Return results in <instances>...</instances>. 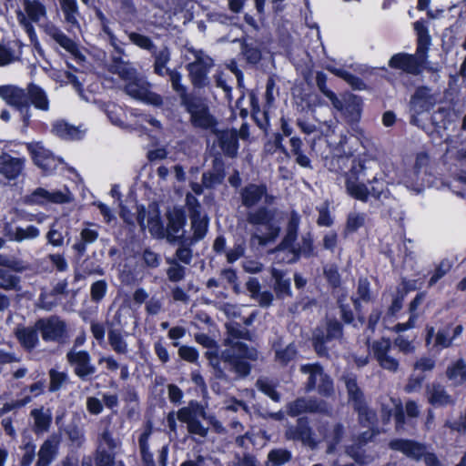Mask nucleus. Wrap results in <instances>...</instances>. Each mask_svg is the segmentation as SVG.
I'll return each mask as SVG.
<instances>
[{"label": "nucleus", "instance_id": "052dcab7", "mask_svg": "<svg viewBox=\"0 0 466 466\" xmlns=\"http://www.w3.org/2000/svg\"><path fill=\"white\" fill-rule=\"evenodd\" d=\"M115 453L106 449H97L95 456L96 466H115Z\"/></svg>", "mask_w": 466, "mask_h": 466}, {"label": "nucleus", "instance_id": "bf43d9fd", "mask_svg": "<svg viewBox=\"0 0 466 466\" xmlns=\"http://www.w3.org/2000/svg\"><path fill=\"white\" fill-rule=\"evenodd\" d=\"M25 203L29 205L45 206L47 204V189L37 187L25 197Z\"/></svg>", "mask_w": 466, "mask_h": 466}, {"label": "nucleus", "instance_id": "20e7f679", "mask_svg": "<svg viewBox=\"0 0 466 466\" xmlns=\"http://www.w3.org/2000/svg\"><path fill=\"white\" fill-rule=\"evenodd\" d=\"M345 386L349 402L351 403L354 411L358 413L359 423L362 427L375 429L378 425L377 412L368 406L364 393L358 385L357 378H347Z\"/></svg>", "mask_w": 466, "mask_h": 466}, {"label": "nucleus", "instance_id": "393cba45", "mask_svg": "<svg viewBox=\"0 0 466 466\" xmlns=\"http://www.w3.org/2000/svg\"><path fill=\"white\" fill-rule=\"evenodd\" d=\"M270 273L272 279H274L273 289L277 298L279 299L291 298L293 294L291 290L290 279L285 278V272L276 268H272Z\"/></svg>", "mask_w": 466, "mask_h": 466}, {"label": "nucleus", "instance_id": "6ab92c4d", "mask_svg": "<svg viewBox=\"0 0 466 466\" xmlns=\"http://www.w3.org/2000/svg\"><path fill=\"white\" fill-rule=\"evenodd\" d=\"M426 397L428 403L434 408H444L455 403L453 397L439 382H433L431 386H427Z\"/></svg>", "mask_w": 466, "mask_h": 466}, {"label": "nucleus", "instance_id": "2eb2a0df", "mask_svg": "<svg viewBox=\"0 0 466 466\" xmlns=\"http://www.w3.org/2000/svg\"><path fill=\"white\" fill-rule=\"evenodd\" d=\"M325 406V401L319 400L316 398L299 397L287 404V413L290 417H297L305 412H323Z\"/></svg>", "mask_w": 466, "mask_h": 466}, {"label": "nucleus", "instance_id": "c03bdc74", "mask_svg": "<svg viewBox=\"0 0 466 466\" xmlns=\"http://www.w3.org/2000/svg\"><path fill=\"white\" fill-rule=\"evenodd\" d=\"M53 39L66 51L76 56L80 54L77 44L63 32L57 30L52 34Z\"/></svg>", "mask_w": 466, "mask_h": 466}, {"label": "nucleus", "instance_id": "ea45409f", "mask_svg": "<svg viewBox=\"0 0 466 466\" xmlns=\"http://www.w3.org/2000/svg\"><path fill=\"white\" fill-rule=\"evenodd\" d=\"M108 343L112 350L117 354H127L128 351L127 343L124 339L120 329H109L107 334Z\"/></svg>", "mask_w": 466, "mask_h": 466}, {"label": "nucleus", "instance_id": "ddd939ff", "mask_svg": "<svg viewBox=\"0 0 466 466\" xmlns=\"http://www.w3.org/2000/svg\"><path fill=\"white\" fill-rule=\"evenodd\" d=\"M435 105L434 97L427 86H418L410 96V109L412 112L410 123L418 126V116L429 112Z\"/></svg>", "mask_w": 466, "mask_h": 466}, {"label": "nucleus", "instance_id": "f8f14e48", "mask_svg": "<svg viewBox=\"0 0 466 466\" xmlns=\"http://www.w3.org/2000/svg\"><path fill=\"white\" fill-rule=\"evenodd\" d=\"M66 360L73 367L74 374L83 381L91 380L96 371L87 350H75L72 349L66 353Z\"/></svg>", "mask_w": 466, "mask_h": 466}, {"label": "nucleus", "instance_id": "dca6fc26", "mask_svg": "<svg viewBox=\"0 0 466 466\" xmlns=\"http://www.w3.org/2000/svg\"><path fill=\"white\" fill-rule=\"evenodd\" d=\"M31 154L34 164L42 170L45 176L53 174L63 162L61 158L56 157L44 147L34 149Z\"/></svg>", "mask_w": 466, "mask_h": 466}, {"label": "nucleus", "instance_id": "412c9836", "mask_svg": "<svg viewBox=\"0 0 466 466\" xmlns=\"http://www.w3.org/2000/svg\"><path fill=\"white\" fill-rule=\"evenodd\" d=\"M26 96L28 108L33 106L35 109L41 111H48L50 101L46 92L37 84L30 82L26 86Z\"/></svg>", "mask_w": 466, "mask_h": 466}, {"label": "nucleus", "instance_id": "0e129e2a", "mask_svg": "<svg viewBox=\"0 0 466 466\" xmlns=\"http://www.w3.org/2000/svg\"><path fill=\"white\" fill-rule=\"evenodd\" d=\"M172 265L167 269V276L171 282H179L186 276V268L177 261L173 260Z\"/></svg>", "mask_w": 466, "mask_h": 466}, {"label": "nucleus", "instance_id": "13d9d810", "mask_svg": "<svg viewBox=\"0 0 466 466\" xmlns=\"http://www.w3.org/2000/svg\"><path fill=\"white\" fill-rule=\"evenodd\" d=\"M110 71L117 74L123 79H130L133 76L132 70L121 57H114Z\"/></svg>", "mask_w": 466, "mask_h": 466}, {"label": "nucleus", "instance_id": "de8ad7c7", "mask_svg": "<svg viewBox=\"0 0 466 466\" xmlns=\"http://www.w3.org/2000/svg\"><path fill=\"white\" fill-rule=\"evenodd\" d=\"M40 234L37 227L34 225H28L25 228L16 227L14 233L10 234V239L17 242H22L25 239L36 238Z\"/></svg>", "mask_w": 466, "mask_h": 466}, {"label": "nucleus", "instance_id": "7c9ffc66", "mask_svg": "<svg viewBox=\"0 0 466 466\" xmlns=\"http://www.w3.org/2000/svg\"><path fill=\"white\" fill-rule=\"evenodd\" d=\"M39 329L34 327H23L15 330V337L23 348L28 350H34L39 343Z\"/></svg>", "mask_w": 466, "mask_h": 466}, {"label": "nucleus", "instance_id": "4468645a", "mask_svg": "<svg viewBox=\"0 0 466 466\" xmlns=\"http://www.w3.org/2000/svg\"><path fill=\"white\" fill-rule=\"evenodd\" d=\"M167 218V240L170 243L182 240L184 234L177 236V234L184 229L187 225V218L184 207L174 206L168 208L165 214Z\"/></svg>", "mask_w": 466, "mask_h": 466}, {"label": "nucleus", "instance_id": "1a4fd4ad", "mask_svg": "<svg viewBox=\"0 0 466 466\" xmlns=\"http://www.w3.org/2000/svg\"><path fill=\"white\" fill-rule=\"evenodd\" d=\"M326 333L321 328H317L312 334V347L319 357H327L329 349L327 342L340 339L343 337V325L336 319L327 321Z\"/></svg>", "mask_w": 466, "mask_h": 466}, {"label": "nucleus", "instance_id": "6e6552de", "mask_svg": "<svg viewBox=\"0 0 466 466\" xmlns=\"http://www.w3.org/2000/svg\"><path fill=\"white\" fill-rule=\"evenodd\" d=\"M0 96L7 105L14 107L21 115L24 127H28L31 121V110L28 108L26 88L17 86H0Z\"/></svg>", "mask_w": 466, "mask_h": 466}, {"label": "nucleus", "instance_id": "4be33fe9", "mask_svg": "<svg viewBox=\"0 0 466 466\" xmlns=\"http://www.w3.org/2000/svg\"><path fill=\"white\" fill-rule=\"evenodd\" d=\"M267 192L266 184L249 183L240 190L241 203L246 208H252L267 195Z\"/></svg>", "mask_w": 466, "mask_h": 466}, {"label": "nucleus", "instance_id": "cd10ccee", "mask_svg": "<svg viewBox=\"0 0 466 466\" xmlns=\"http://www.w3.org/2000/svg\"><path fill=\"white\" fill-rule=\"evenodd\" d=\"M206 415L205 408L195 400H190L187 407L179 409L177 412V420L187 425L197 418L201 417L205 419Z\"/></svg>", "mask_w": 466, "mask_h": 466}, {"label": "nucleus", "instance_id": "338daca9", "mask_svg": "<svg viewBox=\"0 0 466 466\" xmlns=\"http://www.w3.org/2000/svg\"><path fill=\"white\" fill-rule=\"evenodd\" d=\"M72 200V196L68 188L66 191L61 190L48 191L47 190V204H66Z\"/></svg>", "mask_w": 466, "mask_h": 466}, {"label": "nucleus", "instance_id": "4d7b16f0", "mask_svg": "<svg viewBox=\"0 0 466 466\" xmlns=\"http://www.w3.org/2000/svg\"><path fill=\"white\" fill-rule=\"evenodd\" d=\"M166 75L169 76L172 88L179 97L187 92V87L181 83L182 76L177 70L167 68Z\"/></svg>", "mask_w": 466, "mask_h": 466}, {"label": "nucleus", "instance_id": "0eeeda50", "mask_svg": "<svg viewBox=\"0 0 466 466\" xmlns=\"http://www.w3.org/2000/svg\"><path fill=\"white\" fill-rule=\"evenodd\" d=\"M186 207L191 221V229L193 231L190 238V244L202 240L208 230L209 218L207 214L202 215V207L198 199L191 193L186 196Z\"/></svg>", "mask_w": 466, "mask_h": 466}, {"label": "nucleus", "instance_id": "8fccbe9b", "mask_svg": "<svg viewBox=\"0 0 466 466\" xmlns=\"http://www.w3.org/2000/svg\"><path fill=\"white\" fill-rule=\"evenodd\" d=\"M169 60L170 52L167 47H164L155 56L154 72L159 76H164L167 68L166 66Z\"/></svg>", "mask_w": 466, "mask_h": 466}, {"label": "nucleus", "instance_id": "f3484780", "mask_svg": "<svg viewBox=\"0 0 466 466\" xmlns=\"http://www.w3.org/2000/svg\"><path fill=\"white\" fill-rule=\"evenodd\" d=\"M25 159L15 157L6 152L0 155V175L7 180H15L25 168Z\"/></svg>", "mask_w": 466, "mask_h": 466}, {"label": "nucleus", "instance_id": "5701e85b", "mask_svg": "<svg viewBox=\"0 0 466 466\" xmlns=\"http://www.w3.org/2000/svg\"><path fill=\"white\" fill-rule=\"evenodd\" d=\"M312 429L307 417H299L295 426H290L286 430L285 436L288 440L301 441L309 442L312 440Z\"/></svg>", "mask_w": 466, "mask_h": 466}, {"label": "nucleus", "instance_id": "b1692460", "mask_svg": "<svg viewBox=\"0 0 466 466\" xmlns=\"http://www.w3.org/2000/svg\"><path fill=\"white\" fill-rule=\"evenodd\" d=\"M434 338L433 349L438 351L451 347L453 338L449 337V332L446 329H439L435 333V329L432 326H427L425 335V345L429 346Z\"/></svg>", "mask_w": 466, "mask_h": 466}, {"label": "nucleus", "instance_id": "2f4dec72", "mask_svg": "<svg viewBox=\"0 0 466 466\" xmlns=\"http://www.w3.org/2000/svg\"><path fill=\"white\" fill-rule=\"evenodd\" d=\"M99 233L96 229L85 228L80 232L79 239L72 246L78 258L85 256L87 245L93 244L98 238Z\"/></svg>", "mask_w": 466, "mask_h": 466}, {"label": "nucleus", "instance_id": "3c124183", "mask_svg": "<svg viewBox=\"0 0 466 466\" xmlns=\"http://www.w3.org/2000/svg\"><path fill=\"white\" fill-rule=\"evenodd\" d=\"M371 349L376 360H380V359L389 355L391 350L390 339L382 337L380 339L374 340Z\"/></svg>", "mask_w": 466, "mask_h": 466}, {"label": "nucleus", "instance_id": "49530a36", "mask_svg": "<svg viewBox=\"0 0 466 466\" xmlns=\"http://www.w3.org/2000/svg\"><path fill=\"white\" fill-rule=\"evenodd\" d=\"M257 389L264 395L268 397L274 402H279L281 400L280 393L277 390V385L267 379H258L256 381Z\"/></svg>", "mask_w": 466, "mask_h": 466}, {"label": "nucleus", "instance_id": "f03ea898", "mask_svg": "<svg viewBox=\"0 0 466 466\" xmlns=\"http://www.w3.org/2000/svg\"><path fill=\"white\" fill-rule=\"evenodd\" d=\"M413 29L417 36L415 54L396 53L389 59L388 66L409 75L419 76L426 68L431 36L429 32L428 22L423 18L413 23Z\"/></svg>", "mask_w": 466, "mask_h": 466}, {"label": "nucleus", "instance_id": "a211bd4d", "mask_svg": "<svg viewBox=\"0 0 466 466\" xmlns=\"http://www.w3.org/2000/svg\"><path fill=\"white\" fill-rule=\"evenodd\" d=\"M334 106L345 116L350 122H359L361 116L363 101L360 96L357 95H350L341 102L337 99Z\"/></svg>", "mask_w": 466, "mask_h": 466}, {"label": "nucleus", "instance_id": "e2e57ef3", "mask_svg": "<svg viewBox=\"0 0 466 466\" xmlns=\"http://www.w3.org/2000/svg\"><path fill=\"white\" fill-rule=\"evenodd\" d=\"M318 392L325 398H329L334 394V382L331 377L323 372L320 382L318 386Z\"/></svg>", "mask_w": 466, "mask_h": 466}, {"label": "nucleus", "instance_id": "603ef678", "mask_svg": "<svg viewBox=\"0 0 466 466\" xmlns=\"http://www.w3.org/2000/svg\"><path fill=\"white\" fill-rule=\"evenodd\" d=\"M20 449L24 453L20 459L19 466H31L35 457L36 445L29 439L26 442L23 441Z\"/></svg>", "mask_w": 466, "mask_h": 466}, {"label": "nucleus", "instance_id": "6e6d98bb", "mask_svg": "<svg viewBox=\"0 0 466 466\" xmlns=\"http://www.w3.org/2000/svg\"><path fill=\"white\" fill-rule=\"evenodd\" d=\"M242 53L248 63L251 65H257L260 62L262 58V54L260 49L252 45V44H243L242 45Z\"/></svg>", "mask_w": 466, "mask_h": 466}, {"label": "nucleus", "instance_id": "7ed1b4c3", "mask_svg": "<svg viewBox=\"0 0 466 466\" xmlns=\"http://www.w3.org/2000/svg\"><path fill=\"white\" fill-rule=\"evenodd\" d=\"M350 163V167L348 171L344 172L345 177V189L347 194L353 199L366 198L367 184L360 182V178L364 179L367 177V171L370 167L368 166L370 159L366 154L359 155H340L332 160V164L338 167L335 171L338 173L343 172V166Z\"/></svg>", "mask_w": 466, "mask_h": 466}, {"label": "nucleus", "instance_id": "f704fd0d", "mask_svg": "<svg viewBox=\"0 0 466 466\" xmlns=\"http://www.w3.org/2000/svg\"><path fill=\"white\" fill-rule=\"evenodd\" d=\"M57 452L56 445L50 440H46L40 446L38 459L35 466H49Z\"/></svg>", "mask_w": 466, "mask_h": 466}, {"label": "nucleus", "instance_id": "a19ab883", "mask_svg": "<svg viewBox=\"0 0 466 466\" xmlns=\"http://www.w3.org/2000/svg\"><path fill=\"white\" fill-rule=\"evenodd\" d=\"M34 417L33 431L35 434H41L47 431L52 423V417L49 414L44 413L41 410L35 409L31 412Z\"/></svg>", "mask_w": 466, "mask_h": 466}, {"label": "nucleus", "instance_id": "c756f323", "mask_svg": "<svg viewBox=\"0 0 466 466\" xmlns=\"http://www.w3.org/2000/svg\"><path fill=\"white\" fill-rule=\"evenodd\" d=\"M190 123L196 128L208 130L215 128L218 125L216 117L210 113L209 107L200 108L190 116Z\"/></svg>", "mask_w": 466, "mask_h": 466}, {"label": "nucleus", "instance_id": "4c0bfd02", "mask_svg": "<svg viewBox=\"0 0 466 466\" xmlns=\"http://www.w3.org/2000/svg\"><path fill=\"white\" fill-rule=\"evenodd\" d=\"M179 98L181 106L185 108L186 112L188 113L189 116L193 115L198 110H200V108L208 106L204 99L194 93L187 92Z\"/></svg>", "mask_w": 466, "mask_h": 466}, {"label": "nucleus", "instance_id": "39448f33", "mask_svg": "<svg viewBox=\"0 0 466 466\" xmlns=\"http://www.w3.org/2000/svg\"><path fill=\"white\" fill-rule=\"evenodd\" d=\"M388 446L391 451H400L415 461L423 459L426 466H442L438 456L434 452L427 451L425 444L418 441L395 438L389 441Z\"/></svg>", "mask_w": 466, "mask_h": 466}, {"label": "nucleus", "instance_id": "a18cd8bd", "mask_svg": "<svg viewBox=\"0 0 466 466\" xmlns=\"http://www.w3.org/2000/svg\"><path fill=\"white\" fill-rule=\"evenodd\" d=\"M48 391L51 393L58 391L68 380V375L66 371H59L55 368L48 370Z\"/></svg>", "mask_w": 466, "mask_h": 466}, {"label": "nucleus", "instance_id": "5fc2aeb1", "mask_svg": "<svg viewBox=\"0 0 466 466\" xmlns=\"http://www.w3.org/2000/svg\"><path fill=\"white\" fill-rule=\"evenodd\" d=\"M268 461L273 466H281L291 459V453L285 449H275L269 451Z\"/></svg>", "mask_w": 466, "mask_h": 466}, {"label": "nucleus", "instance_id": "f257e3e1", "mask_svg": "<svg viewBox=\"0 0 466 466\" xmlns=\"http://www.w3.org/2000/svg\"><path fill=\"white\" fill-rule=\"evenodd\" d=\"M225 329L223 344L227 348L221 352V360L238 378L245 379L251 373V362L258 359V350L239 340L252 341L253 333L237 321L227 322Z\"/></svg>", "mask_w": 466, "mask_h": 466}, {"label": "nucleus", "instance_id": "37998d69", "mask_svg": "<svg viewBox=\"0 0 466 466\" xmlns=\"http://www.w3.org/2000/svg\"><path fill=\"white\" fill-rule=\"evenodd\" d=\"M366 214L364 213H350L346 219V224L343 229L345 237L357 232L360 228L365 225Z\"/></svg>", "mask_w": 466, "mask_h": 466}, {"label": "nucleus", "instance_id": "774afa93", "mask_svg": "<svg viewBox=\"0 0 466 466\" xmlns=\"http://www.w3.org/2000/svg\"><path fill=\"white\" fill-rule=\"evenodd\" d=\"M139 450L143 466H156L154 455L149 451L148 444L143 436L139 438Z\"/></svg>", "mask_w": 466, "mask_h": 466}, {"label": "nucleus", "instance_id": "bb28decb", "mask_svg": "<svg viewBox=\"0 0 466 466\" xmlns=\"http://www.w3.org/2000/svg\"><path fill=\"white\" fill-rule=\"evenodd\" d=\"M318 256L319 253L316 250L314 245L313 235L311 232H308L301 237V245L294 249V256H292V258L289 260V263H296L300 259L301 257L305 258H310Z\"/></svg>", "mask_w": 466, "mask_h": 466}, {"label": "nucleus", "instance_id": "c85d7f7f", "mask_svg": "<svg viewBox=\"0 0 466 466\" xmlns=\"http://www.w3.org/2000/svg\"><path fill=\"white\" fill-rule=\"evenodd\" d=\"M280 341L274 342L272 345L274 360L281 367H287L297 358L298 349L294 342L288 344L285 348H280Z\"/></svg>", "mask_w": 466, "mask_h": 466}, {"label": "nucleus", "instance_id": "473e14b6", "mask_svg": "<svg viewBox=\"0 0 466 466\" xmlns=\"http://www.w3.org/2000/svg\"><path fill=\"white\" fill-rule=\"evenodd\" d=\"M61 10L65 16V21L70 25L71 29H79L80 24L78 5L76 0H59Z\"/></svg>", "mask_w": 466, "mask_h": 466}, {"label": "nucleus", "instance_id": "09e8293b", "mask_svg": "<svg viewBox=\"0 0 466 466\" xmlns=\"http://www.w3.org/2000/svg\"><path fill=\"white\" fill-rule=\"evenodd\" d=\"M25 11L33 22H38L46 14V6L37 0L25 3Z\"/></svg>", "mask_w": 466, "mask_h": 466}, {"label": "nucleus", "instance_id": "aec40b11", "mask_svg": "<svg viewBox=\"0 0 466 466\" xmlns=\"http://www.w3.org/2000/svg\"><path fill=\"white\" fill-rule=\"evenodd\" d=\"M218 147L223 154L230 158L238 156L239 148L238 134L235 128L220 130L217 133Z\"/></svg>", "mask_w": 466, "mask_h": 466}, {"label": "nucleus", "instance_id": "e433bc0d", "mask_svg": "<svg viewBox=\"0 0 466 466\" xmlns=\"http://www.w3.org/2000/svg\"><path fill=\"white\" fill-rule=\"evenodd\" d=\"M52 133L62 139L78 138L79 128L66 120H57L52 125Z\"/></svg>", "mask_w": 466, "mask_h": 466}, {"label": "nucleus", "instance_id": "58836bf2", "mask_svg": "<svg viewBox=\"0 0 466 466\" xmlns=\"http://www.w3.org/2000/svg\"><path fill=\"white\" fill-rule=\"evenodd\" d=\"M302 372L309 373L307 382L305 384V391L311 392L316 389L318 376H322L324 370L319 363L306 364L301 367Z\"/></svg>", "mask_w": 466, "mask_h": 466}, {"label": "nucleus", "instance_id": "a878e982", "mask_svg": "<svg viewBox=\"0 0 466 466\" xmlns=\"http://www.w3.org/2000/svg\"><path fill=\"white\" fill-rule=\"evenodd\" d=\"M445 376L448 380L452 382L454 387L461 386L466 383V361L463 358H459L451 361L446 369Z\"/></svg>", "mask_w": 466, "mask_h": 466}, {"label": "nucleus", "instance_id": "69168bd1", "mask_svg": "<svg viewBox=\"0 0 466 466\" xmlns=\"http://www.w3.org/2000/svg\"><path fill=\"white\" fill-rule=\"evenodd\" d=\"M178 241L180 242L181 245L176 251V257L179 261L188 265L190 264L193 257L192 249L190 248V246L192 244H190V242L186 243L187 239L185 238V237H183L182 240Z\"/></svg>", "mask_w": 466, "mask_h": 466}, {"label": "nucleus", "instance_id": "680f3d73", "mask_svg": "<svg viewBox=\"0 0 466 466\" xmlns=\"http://www.w3.org/2000/svg\"><path fill=\"white\" fill-rule=\"evenodd\" d=\"M107 291V284L106 280L100 279L92 283L90 288L91 299L94 302H100L106 296Z\"/></svg>", "mask_w": 466, "mask_h": 466}, {"label": "nucleus", "instance_id": "9b49d317", "mask_svg": "<svg viewBox=\"0 0 466 466\" xmlns=\"http://www.w3.org/2000/svg\"><path fill=\"white\" fill-rule=\"evenodd\" d=\"M195 61L187 65L188 76L195 88H204L209 84L208 73L214 66V60L199 51L195 55Z\"/></svg>", "mask_w": 466, "mask_h": 466}, {"label": "nucleus", "instance_id": "72a5a7b5", "mask_svg": "<svg viewBox=\"0 0 466 466\" xmlns=\"http://www.w3.org/2000/svg\"><path fill=\"white\" fill-rule=\"evenodd\" d=\"M367 194L366 198L358 199L362 203H367L369 201L370 197H372L375 200H380L382 198L385 189H387V186L385 185V181L382 177H379L378 174H375L372 178H367Z\"/></svg>", "mask_w": 466, "mask_h": 466}, {"label": "nucleus", "instance_id": "9d476101", "mask_svg": "<svg viewBox=\"0 0 466 466\" xmlns=\"http://www.w3.org/2000/svg\"><path fill=\"white\" fill-rule=\"evenodd\" d=\"M35 327L46 342H60L67 336L66 323L57 315L38 319L35 321Z\"/></svg>", "mask_w": 466, "mask_h": 466}, {"label": "nucleus", "instance_id": "c9c22d12", "mask_svg": "<svg viewBox=\"0 0 466 466\" xmlns=\"http://www.w3.org/2000/svg\"><path fill=\"white\" fill-rule=\"evenodd\" d=\"M147 226L150 234L154 238L159 239H167V229L161 218L160 210L157 208H156L154 214L148 216Z\"/></svg>", "mask_w": 466, "mask_h": 466}, {"label": "nucleus", "instance_id": "864d4df0", "mask_svg": "<svg viewBox=\"0 0 466 466\" xmlns=\"http://www.w3.org/2000/svg\"><path fill=\"white\" fill-rule=\"evenodd\" d=\"M128 38L132 44L140 47L141 49L147 51H152L156 49L154 42L147 35L137 32H130L128 33Z\"/></svg>", "mask_w": 466, "mask_h": 466}, {"label": "nucleus", "instance_id": "423d86ee", "mask_svg": "<svg viewBox=\"0 0 466 466\" xmlns=\"http://www.w3.org/2000/svg\"><path fill=\"white\" fill-rule=\"evenodd\" d=\"M276 209L268 208L266 206L258 207L255 211L248 212L247 215V221L253 226H264L267 233L259 236L254 235L253 238L258 239L261 246H265L269 242L274 241L280 233V227L276 222Z\"/></svg>", "mask_w": 466, "mask_h": 466}, {"label": "nucleus", "instance_id": "79ce46f5", "mask_svg": "<svg viewBox=\"0 0 466 466\" xmlns=\"http://www.w3.org/2000/svg\"><path fill=\"white\" fill-rule=\"evenodd\" d=\"M336 76L343 79L355 90H363L366 87L364 81L358 76L343 68L330 70Z\"/></svg>", "mask_w": 466, "mask_h": 466}]
</instances>
